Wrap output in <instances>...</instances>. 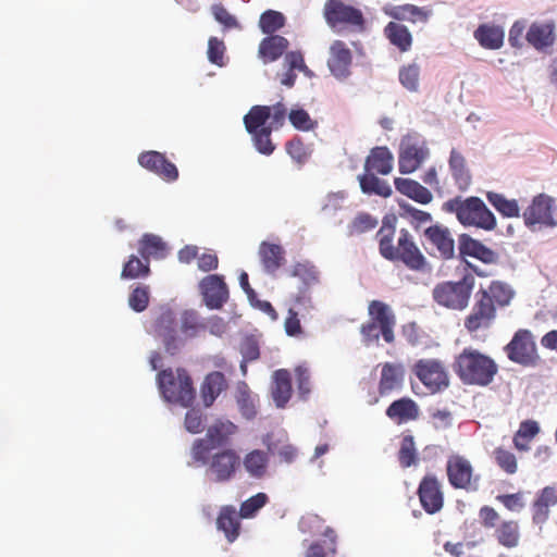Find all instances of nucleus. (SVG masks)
Masks as SVG:
<instances>
[{
    "label": "nucleus",
    "instance_id": "f257e3e1",
    "mask_svg": "<svg viewBox=\"0 0 557 557\" xmlns=\"http://www.w3.org/2000/svg\"><path fill=\"white\" fill-rule=\"evenodd\" d=\"M395 234L396 228L393 224L383 223L376 233L380 255L391 262L403 263L408 270L428 271L430 263L417 245L413 235L407 228H401L394 245Z\"/></svg>",
    "mask_w": 557,
    "mask_h": 557
},
{
    "label": "nucleus",
    "instance_id": "f03ea898",
    "mask_svg": "<svg viewBox=\"0 0 557 557\" xmlns=\"http://www.w3.org/2000/svg\"><path fill=\"white\" fill-rule=\"evenodd\" d=\"M453 369L466 385L487 386L498 372L493 358L472 347H466L455 358Z\"/></svg>",
    "mask_w": 557,
    "mask_h": 557
},
{
    "label": "nucleus",
    "instance_id": "7ed1b4c3",
    "mask_svg": "<svg viewBox=\"0 0 557 557\" xmlns=\"http://www.w3.org/2000/svg\"><path fill=\"white\" fill-rule=\"evenodd\" d=\"M443 210L455 213L463 226H473L488 232L497 225L494 213L481 198L475 196L466 199L460 196L451 198L443 203Z\"/></svg>",
    "mask_w": 557,
    "mask_h": 557
},
{
    "label": "nucleus",
    "instance_id": "20e7f679",
    "mask_svg": "<svg viewBox=\"0 0 557 557\" xmlns=\"http://www.w3.org/2000/svg\"><path fill=\"white\" fill-rule=\"evenodd\" d=\"M369 320L361 324L360 334L366 345L377 344L380 337L387 344L395 342L396 315L389 305L371 300L368 305Z\"/></svg>",
    "mask_w": 557,
    "mask_h": 557
},
{
    "label": "nucleus",
    "instance_id": "39448f33",
    "mask_svg": "<svg viewBox=\"0 0 557 557\" xmlns=\"http://www.w3.org/2000/svg\"><path fill=\"white\" fill-rule=\"evenodd\" d=\"M157 383L161 396L169 403L187 408L195 400L196 392L193 380L184 368L161 370L157 374Z\"/></svg>",
    "mask_w": 557,
    "mask_h": 557
},
{
    "label": "nucleus",
    "instance_id": "423d86ee",
    "mask_svg": "<svg viewBox=\"0 0 557 557\" xmlns=\"http://www.w3.org/2000/svg\"><path fill=\"white\" fill-rule=\"evenodd\" d=\"M193 466H205L206 474L215 483H225L235 478L240 468L242 459L232 448H223L215 453H206L203 460L190 455Z\"/></svg>",
    "mask_w": 557,
    "mask_h": 557
},
{
    "label": "nucleus",
    "instance_id": "0eeeda50",
    "mask_svg": "<svg viewBox=\"0 0 557 557\" xmlns=\"http://www.w3.org/2000/svg\"><path fill=\"white\" fill-rule=\"evenodd\" d=\"M474 276L466 274L458 282L438 283L432 290L433 300L441 307L461 311L467 308L474 288Z\"/></svg>",
    "mask_w": 557,
    "mask_h": 557
},
{
    "label": "nucleus",
    "instance_id": "6e6552de",
    "mask_svg": "<svg viewBox=\"0 0 557 557\" xmlns=\"http://www.w3.org/2000/svg\"><path fill=\"white\" fill-rule=\"evenodd\" d=\"M237 432V425L230 420H216L206 432V436L194 441L190 455L203 460L206 453L223 447L230 443L231 437Z\"/></svg>",
    "mask_w": 557,
    "mask_h": 557
},
{
    "label": "nucleus",
    "instance_id": "1a4fd4ad",
    "mask_svg": "<svg viewBox=\"0 0 557 557\" xmlns=\"http://www.w3.org/2000/svg\"><path fill=\"white\" fill-rule=\"evenodd\" d=\"M412 372L431 394L441 393L449 387V373L438 359H420L413 364Z\"/></svg>",
    "mask_w": 557,
    "mask_h": 557
},
{
    "label": "nucleus",
    "instance_id": "9d476101",
    "mask_svg": "<svg viewBox=\"0 0 557 557\" xmlns=\"http://www.w3.org/2000/svg\"><path fill=\"white\" fill-rule=\"evenodd\" d=\"M430 158V149L425 140L407 135L403 137L398 151V170L401 174L417 171Z\"/></svg>",
    "mask_w": 557,
    "mask_h": 557
},
{
    "label": "nucleus",
    "instance_id": "9b49d317",
    "mask_svg": "<svg viewBox=\"0 0 557 557\" xmlns=\"http://www.w3.org/2000/svg\"><path fill=\"white\" fill-rule=\"evenodd\" d=\"M446 473L454 488L475 492L479 488L480 475L474 473L471 462L461 455H451L446 462Z\"/></svg>",
    "mask_w": 557,
    "mask_h": 557
},
{
    "label": "nucleus",
    "instance_id": "f8f14e48",
    "mask_svg": "<svg viewBox=\"0 0 557 557\" xmlns=\"http://www.w3.org/2000/svg\"><path fill=\"white\" fill-rule=\"evenodd\" d=\"M497 310L479 292L474 295V301L469 314L465 318L463 326L470 334L482 330H488L494 324Z\"/></svg>",
    "mask_w": 557,
    "mask_h": 557
},
{
    "label": "nucleus",
    "instance_id": "ddd939ff",
    "mask_svg": "<svg viewBox=\"0 0 557 557\" xmlns=\"http://www.w3.org/2000/svg\"><path fill=\"white\" fill-rule=\"evenodd\" d=\"M507 357L512 362L531 366L537 358L536 345L529 330H518L511 341L505 346Z\"/></svg>",
    "mask_w": 557,
    "mask_h": 557
},
{
    "label": "nucleus",
    "instance_id": "4468645a",
    "mask_svg": "<svg viewBox=\"0 0 557 557\" xmlns=\"http://www.w3.org/2000/svg\"><path fill=\"white\" fill-rule=\"evenodd\" d=\"M324 17L331 27L346 24L362 28L364 24L362 12L342 0H327L324 4Z\"/></svg>",
    "mask_w": 557,
    "mask_h": 557
},
{
    "label": "nucleus",
    "instance_id": "2eb2a0df",
    "mask_svg": "<svg viewBox=\"0 0 557 557\" xmlns=\"http://www.w3.org/2000/svg\"><path fill=\"white\" fill-rule=\"evenodd\" d=\"M426 243L432 247L433 256L442 260L455 257V239L450 230L440 223L426 227L423 232Z\"/></svg>",
    "mask_w": 557,
    "mask_h": 557
},
{
    "label": "nucleus",
    "instance_id": "dca6fc26",
    "mask_svg": "<svg viewBox=\"0 0 557 557\" xmlns=\"http://www.w3.org/2000/svg\"><path fill=\"white\" fill-rule=\"evenodd\" d=\"M555 199L546 194L535 196L529 207L523 211V221L528 227L535 225L555 226L553 208Z\"/></svg>",
    "mask_w": 557,
    "mask_h": 557
},
{
    "label": "nucleus",
    "instance_id": "f3484780",
    "mask_svg": "<svg viewBox=\"0 0 557 557\" xmlns=\"http://www.w3.org/2000/svg\"><path fill=\"white\" fill-rule=\"evenodd\" d=\"M175 313L168 307H162L152 324L153 333L162 338L165 350L174 355L180 349L181 339L177 336Z\"/></svg>",
    "mask_w": 557,
    "mask_h": 557
},
{
    "label": "nucleus",
    "instance_id": "a211bd4d",
    "mask_svg": "<svg viewBox=\"0 0 557 557\" xmlns=\"http://www.w3.org/2000/svg\"><path fill=\"white\" fill-rule=\"evenodd\" d=\"M418 496L425 512L434 515L444 506V493L437 478L433 474H426L420 481Z\"/></svg>",
    "mask_w": 557,
    "mask_h": 557
},
{
    "label": "nucleus",
    "instance_id": "6ab92c4d",
    "mask_svg": "<svg viewBox=\"0 0 557 557\" xmlns=\"http://www.w3.org/2000/svg\"><path fill=\"white\" fill-rule=\"evenodd\" d=\"M138 163L146 170L157 174L166 182H174L178 178V170L166 157L154 150L141 152Z\"/></svg>",
    "mask_w": 557,
    "mask_h": 557
},
{
    "label": "nucleus",
    "instance_id": "aec40b11",
    "mask_svg": "<svg viewBox=\"0 0 557 557\" xmlns=\"http://www.w3.org/2000/svg\"><path fill=\"white\" fill-rule=\"evenodd\" d=\"M199 288L206 306L210 309H221L228 299V289L221 275L211 274L203 277Z\"/></svg>",
    "mask_w": 557,
    "mask_h": 557
},
{
    "label": "nucleus",
    "instance_id": "412c9836",
    "mask_svg": "<svg viewBox=\"0 0 557 557\" xmlns=\"http://www.w3.org/2000/svg\"><path fill=\"white\" fill-rule=\"evenodd\" d=\"M352 53L342 40H335L330 47L327 66L337 79H345L350 75Z\"/></svg>",
    "mask_w": 557,
    "mask_h": 557
},
{
    "label": "nucleus",
    "instance_id": "4be33fe9",
    "mask_svg": "<svg viewBox=\"0 0 557 557\" xmlns=\"http://www.w3.org/2000/svg\"><path fill=\"white\" fill-rule=\"evenodd\" d=\"M271 397L277 408H285L293 395L292 375L287 369H278L271 376Z\"/></svg>",
    "mask_w": 557,
    "mask_h": 557
},
{
    "label": "nucleus",
    "instance_id": "5701e85b",
    "mask_svg": "<svg viewBox=\"0 0 557 557\" xmlns=\"http://www.w3.org/2000/svg\"><path fill=\"white\" fill-rule=\"evenodd\" d=\"M405 369L403 364L385 362L381 364V377L379 382V394L388 396L394 391L401 388L404 383Z\"/></svg>",
    "mask_w": 557,
    "mask_h": 557
},
{
    "label": "nucleus",
    "instance_id": "b1692460",
    "mask_svg": "<svg viewBox=\"0 0 557 557\" xmlns=\"http://www.w3.org/2000/svg\"><path fill=\"white\" fill-rule=\"evenodd\" d=\"M386 416L396 424H405L414 421L420 416L418 404L410 397H401L394 400L385 411Z\"/></svg>",
    "mask_w": 557,
    "mask_h": 557
},
{
    "label": "nucleus",
    "instance_id": "393cba45",
    "mask_svg": "<svg viewBox=\"0 0 557 557\" xmlns=\"http://www.w3.org/2000/svg\"><path fill=\"white\" fill-rule=\"evenodd\" d=\"M240 516L231 505L222 506L216 517V529L223 532L228 543L235 542L242 530Z\"/></svg>",
    "mask_w": 557,
    "mask_h": 557
},
{
    "label": "nucleus",
    "instance_id": "a878e982",
    "mask_svg": "<svg viewBox=\"0 0 557 557\" xmlns=\"http://www.w3.org/2000/svg\"><path fill=\"white\" fill-rule=\"evenodd\" d=\"M458 248L461 256H469L484 263H493L497 259L495 251L466 233L459 235Z\"/></svg>",
    "mask_w": 557,
    "mask_h": 557
},
{
    "label": "nucleus",
    "instance_id": "bb28decb",
    "mask_svg": "<svg viewBox=\"0 0 557 557\" xmlns=\"http://www.w3.org/2000/svg\"><path fill=\"white\" fill-rule=\"evenodd\" d=\"M478 292L484 296L496 310L508 307L516 295L513 288L503 281H493L486 288H480Z\"/></svg>",
    "mask_w": 557,
    "mask_h": 557
},
{
    "label": "nucleus",
    "instance_id": "cd10ccee",
    "mask_svg": "<svg viewBox=\"0 0 557 557\" xmlns=\"http://www.w3.org/2000/svg\"><path fill=\"white\" fill-rule=\"evenodd\" d=\"M227 387V380L222 372L213 371L208 373L200 387V396L205 407H211Z\"/></svg>",
    "mask_w": 557,
    "mask_h": 557
},
{
    "label": "nucleus",
    "instance_id": "c85d7f7f",
    "mask_svg": "<svg viewBox=\"0 0 557 557\" xmlns=\"http://www.w3.org/2000/svg\"><path fill=\"white\" fill-rule=\"evenodd\" d=\"M394 157L385 146L374 147L364 162L366 173L387 175L393 170Z\"/></svg>",
    "mask_w": 557,
    "mask_h": 557
},
{
    "label": "nucleus",
    "instance_id": "c756f323",
    "mask_svg": "<svg viewBox=\"0 0 557 557\" xmlns=\"http://www.w3.org/2000/svg\"><path fill=\"white\" fill-rule=\"evenodd\" d=\"M258 253L264 271L269 274H274L285 261V250L277 244L262 242Z\"/></svg>",
    "mask_w": 557,
    "mask_h": 557
},
{
    "label": "nucleus",
    "instance_id": "7c9ffc66",
    "mask_svg": "<svg viewBox=\"0 0 557 557\" xmlns=\"http://www.w3.org/2000/svg\"><path fill=\"white\" fill-rule=\"evenodd\" d=\"M288 46V40L283 36H267L259 44L258 55L263 63L274 62L285 53Z\"/></svg>",
    "mask_w": 557,
    "mask_h": 557
},
{
    "label": "nucleus",
    "instance_id": "2f4dec72",
    "mask_svg": "<svg viewBox=\"0 0 557 557\" xmlns=\"http://www.w3.org/2000/svg\"><path fill=\"white\" fill-rule=\"evenodd\" d=\"M394 185L397 191L421 205H428L433 199L432 193L414 180L396 177Z\"/></svg>",
    "mask_w": 557,
    "mask_h": 557
},
{
    "label": "nucleus",
    "instance_id": "473e14b6",
    "mask_svg": "<svg viewBox=\"0 0 557 557\" xmlns=\"http://www.w3.org/2000/svg\"><path fill=\"white\" fill-rule=\"evenodd\" d=\"M138 252L144 260L163 259L169 252L166 243L158 235L144 234L138 242Z\"/></svg>",
    "mask_w": 557,
    "mask_h": 557
},
{
    "label": "nucleus",
    "instance_id": "72a5a7b5",
    "mask_svg": "<svg viewBox=\"0 0 557 557\" xmlns=\"http://www.w3.org/2000/svg\"><path fill=\"white\" fill-rule=\"evenodd\" d=\"M474 38L481 47L488 50H497L504 45V29L494 24H481L474 30Z\"/></svg>",
    "mask_w": 557,
    "mask_h": 557
},
{
    "label": "nucleus",
    "instance_id": "f704fd0d",
    "mask_svg": "<svg viewBox=\"0 0 557 557\" xmlns=\"http://www.w3.org/2000/svg\"><path fill=\"white\" fill-rule=\"evenodd\" d=\"M387 14L397 21L426 23L432 15V10L430 8H420L414 4L406 3L394 5Z\"/></svg>",
    "mask_w": 557,
    "mask_h": 557
},
{
    "label": "nucleus",
    "instance_id": "c9c22d12",
    "mask_svg": "<svg viewBox=\"0 0 557 557\" xmlns=\"http://www.w3.org/2000/svg\"><path fill=\"white\" fill-rule=\"evenodd\" d=\"M448 165L451 172V176L458 188L461 190L467 189L471 184V174L467 168L465 157L455 148H453L450 151Z\"/></svg>",
    "mask_w": 557,
    "mask_h": 557
},
{
    "label": "nucleus",
    "instance_id": "e433bc0d",
    "mask_svg": "<svg viewBox=\"0 0 557 557\" xmlns=\"http://www.w3.org/2000/svg\"><path fill=\"white\" fill-rule=\"evenodd\" d=\"M528 42L535 49L541 50L554 44V24L553 23H533L527 32Z\"/></svg>",
    "mask_w": 557,
    "mask_h": 557
},
{
    "label": "nucleus",
    "instance_id": "4c0bfd02",
    "mask_svg": "<svg viewBox=\"0 0 557 557\" xmlns=\"http://www.w3.org/2000/svg\"><path fill=\"white\" fill-rule=\"evenodd\" d=\"M384 35L400 52H407L412 47V35L404 24L389 22L384 27Z\"/></svg>",
    "mask_w": 557,
    "mask_h": 557
},
{
    "label": "nucleus",
    "instance_id": "58836bf2",
    "mask_svg": "<svg viewBox=\"0 0 557 557\" xmlns=\"http://www.w3.org/2000/svg\"><path fill=\"white\" fill-rule=\"evenodd\" d=\"M495 537L499 545L515 548L520 542V528L516 520H505L495 529Z\"/></svg>",
    "mask_w": 557,
    "mask_h": 557
},
{
    "label": "nucleus",
    "instance_id": "ea45409f",
    "mask_svg": "<svg viewBox=\"0 0 557 557\" xmlns=\"http://www.w3.org/2000/svg\"><path fill=\"white\" fill-rule=\"evenodd\" d=\"M540 431V425L535 420L522 421L512 438L515 448L519 451H528L530 449V443Z\"/></svg>",
    "mask_w": 557,
    "mask_h": 557
},
{
    "label": "nucleus",
    "instance_id": "a19ab883",
    "mask_svg": "<svg viewBox=\"0 0 557 557\" xmlns=\"http://www.w3.org/2000/svg\"><path fill=\"white\" fill-rule=\"evenodd\" d=\"M358 180L363 194L376 195L383 198H388L393 194L389 184L373 173L359 175Z\"/></svg>",
    "mask_w": 557,
    "mask_h": 557
},
{
    "label": "nucleus",
    "instance_id": "79ce46f5",
    "mask_svg": "<svg viewBox=\"0 0 557 557\" xmlns=\"http://www.w3.org/2000/svg\"><path fill=\"white\" fill-rule=\"evenodd\" d=\"M271 116L270 106H253L244 116L245 128L248 133H256L258 129L267 128V121Z\"/></svg>",
    "mask_w": 557,
    "mask_h": 557
},
{
    "label": "nucleus",
    "instance_id": "37998d69",
    "mask_svg": "<svg viewBox=\"0 0 557 557\" xmlns=\"http://www.w3.org/2000/svg\"><path fill=\"white\" fill-rule=\"evenodd\" d=\"M268 462L267 453L259 449L248 453L243 460V465L249 475L258 479L267 473Z\"/></svg>",
    "mask_w": 557,
    "mask_h": 557
},
{
    "label": "nucleus",
    "instance_id": "c03bdc74",
    "mask_svg": "<svg viewBox=\"0 0 557 557\" xmlns=\"http://www.w3.org/2000/svg\"><path fill=\"white\" fill-rule=\"evenodd\" d=\"M486 198L488 202L503 215L506 218H518L520 215V209L517 200L507 199L504 195L487 191Z\"/></svg>",
    "mask_w": 557,
    "mask_h": 557
},
{
    "label": "nucleus",
    "instance_id": "a18cd8bd",
    "mask_svg": "<svg viewBox=\"0 0 557 557\" xmlns=\"http://www.w3.org/2000/svg\"><path fill=\"white\" fill-rule=\"evenodd\" d=\"M149 274L150 262L148 260L139 259L135 255H131L128 260L124 263L121 277L124 280H135L147 277Z\"/></svg>",
    "mask_w": 557,
    "mask_h": 557
},
{
    "label": "nucleus",
    "instance_id": "49530a36",
    "mask_svg": "<svg viewBox=\"0 0 557 557\" xmlns=\"http://www.w3.org/2000/svg\"><path fill=\"white\" fill-rule=\"evenodd\" d=\"M285 22V16L281 12L267 10L260 16L259 27L263 34L272 36L275 32L284 27Z\"/></svg>",
    "mask_w": 557,
    "mask_h": 557
},
{
    "label": "nucleus",
    "instance_id": "de8ad7c7",
    "mask_svg": "<svg viewBox=\"0 0 557 557\" xmlns=\"http://www.w3.org/2000/svg\"><path fill=\"white\" fill-rule=\"evenodd\" d=\"M323 535L327 539V541H324L325 545L313 542L306 550L305 557H326L327 552L335 553L336 535L334 530L327 527Z\"/></svg>",
    "mask_w": 557,
    "mask_h": 557
},
{
    "label": "nucleus",
    "instance_id": "09e8293b",
    "mask_svg": "<svg viewBox=\"0 0 557 557\" xmlns=\"http://www.w3.org/2000/svg\"><path fill=\"white\" fill-rule=\"evenodd\" d=\"M150 301V287L145 284H138L128 295V306L135 312L145 311Z\"/></svg>",
    "mask_w": 557,
    "mask_h": 557
},
{
    "label": "nucleus",
    "instance_id": "8fccbe9b",
    "mask_svg": "<svg viewBox=\"0 0 557 557\" xmlns=\"http://www.w3.org/2000/svg\"><path fill=\"white\" fill-rule=\"evenodd\" d=\"M236 401L240 413L246 419H252L257 414L253 397L246 383L238 386Z\"/></svg>",
    "mask_w": 557,
    "mask_h": 557
},
{
    "label": "nucleus",
    "instance_id": "3c124183",
    "mask_svg": "<svg viewBox=\"0 0 557 557\" xmlns=\"http://www.w3.org/2000/svg\"><path fill=\"white\" fill-rule=\"evenodd\" d=\"M292 275L302 281L306 287L319 283V271L311 262H298L293 267Z\"/></svg>",
    "mask_w": 557,
    "mask_h": 557
},
{
    "label": "nucleus",
    "instance_id": "603ef678",
    "mask_svg": "<svg viewBox=\"0 0 557 557\" xmlns=\"http://www.w3.org/2000/svg\"><path fill=\"white\" fill-rule=\"evenodd\" d=\"M181 331L188 337H195L203 332V320H200L196 311H184L181 321Z\"/></svg>",
    "mask_w": 557,
    "mask_h": 557
},
{
    "label": "nucleus",
    "instance_id": "864d4df0",
    "mask_svg": "<svg viewBox=\"0 0 557 557\" xmlns=\"http://www.w3.org/2000/svg\"><path fill=\"white\" fill-rule=\"evenodd\" d=\"M398 460L403 468H409L416 465L418 460V454L413 436L406 435L403 437L398 451Z\"/></svg>",
    "mask_w": 557,
    "mask_h": 557
},
{
    "label": "nucleus",
    "instance_id": "5fc2aeb1",
    "mask_svg": "<svg viewBox=\"0 0 557 557\" xmlns=\"http://www.w3.org/2000/svg\"><path fill=\"white\" fill-rule=\"evenodd\" d=\"M493 456L497 466L507 474H515L518 471V461L513 453L497 447L493 451Z\"/></svg>",
    "mask_w": 557,
    "mask_h": 557
},
{
    "label": "nucleus",
    "instance_id": "6e6d98bb",
    "mask_svg": "<svg viewBox=\"0 0 557 557\" xmlns=\"http://www.w3.org/2000/svg\"><path fill=\"white\" fill-rule=\"evenodd\" d=\"M272 131V127L267 126V128L258 129L256 133H249L256 149L262 154L270 156L275 150V145L271 139Z\"/></svg>",
    "mask_w": 557,
    "mask_h": 557
},
{
    "label": "nucleus",
    "instance_id": "4d7b16f0",
    "mask_svg": "<svg viewBox=\"0 0 557 557\" xmlns=\"http://www.w3.org/2000/svg\"><path fill=\"white\" fill-rule=\"evenodd\" d=\"M420 67L416 64H408L399 70L400 84L410 91H417L419 87Z\"/></svg>",
    "mask_w": 557,
    "mask_h": 557
},
{
    "label": "nucleus",
    "instance_id": "13d9d810",
    "mask_svg": "<svg viewBox=\"0 0 557 557\" xmlns=\"http://www.w3.org/2000/svg\"><path fill=\"white\" fill-rule=\"evenodd\" d=\"M288 119L290 124L298 131L308 132L317 126V122L304 109H293L288 113Z\"/></svg>",
    "mask_w": 557,
    "mask_h": 557
},
{
    "label": "nucleus",
    "instance_id": "bf43d9fd",
    "mask_svg": "<svg viewBox=\"0 0 557 557\" xmlns=\"http://www.w3.org/2000/svg\"><path fill=\"white\" fill-rule=\"evenodd\" d=\"M268 502V496L264 493H258L242 503L239 508V516L242 518H251L261 509Z\"/></svg>",
    "mask_w": 557,
    "mask_h": 557
},
{
    "label": "nucleus",
    "instance_id": "052dcab7",
    "mask_svg": "<svg viewBox=\"0 0 557 557\" xmlns=\"http://www.w3.org/2000/svg\"><path fill=\"white\" fill-rule=\"evenodd\" d=\"M211 13L215 21L220 23L224 29L240 28V24L234 15H232L226 8L221 3H215L211 7Z\"/></svg>",
    "mask_w": 557,
    "mask_h": 557
},
{
    "label": "nucleus",
    "instance_id": "680f3d73",
    "mask_svg": "<svg viewBox=\"0 0 557 557\" xmlns=\"http://www.w3.org/2000/svg\"><path fill=\"white\" fill-rule=\"evenodd\" d=\"M406 218L409 219L411 225L418 230L421 225L432 221V215L423 210L417 209L408 203L400 205Z\"/></svg>",
    "mask_w": 557,
    "mask_h": 557
},
{
    "label": "nucleus",
    "instance_id": "e2e57ef3",
    "mask_svg": "<svg viewBox=\"0 0 557 557\" xmlns=\"http://www.w3.org/2000/svg\"><path fill=\"white\" fill-rule=\"evenodd\" d=\"M295 374L298 396L300 399L307 400L311 393L310 372L306 367L298 366L295 369Z\"/></svg>",
    "mask_w": 557,
    "mask_h": 557
},
{
    "label": "nucleus",
    "instance_id": "0e129e2a",
    "mask_svg": "<svg viewBox=\"0 0 557 557\" xmlns=\"http://www.w3.org/2000/svg\"><path fill=\"white\" fill-rule=\"evenodd\" d=\"M225 45L216 37H210L208 41V59L211 63L222 66L224 64Z\"/></svg>",
    "mask_w": 557,
    "mask_h": 557
},
{
    "label": "nucleus",
    "instance_id": "69168bd1",
    "mask_svg": "<svg viewBox=\"0 0 557 557\" xmlns=\"http://www.w3.org/2000/svg\"><path fill=\"white\" fill-rule=\"evenodd\" d=\"M203 414L198 409H189L185 414L184 425L185 429L193 434H198L203 431Z\"/></svg>",
    "mask_w": 557,
    "mask_h": 557
},
{
    "label": "nucleus",
    "instance_id": "338daca9",
    "mask_svg": "<svg viewBox=\"0 0 557 557\" xmlns=\"http://www.w3.org/2000/svg\"><path fill=\"white\" fill-rule=\"evenodd\" d=\"M377 220L369 213H359L351 222V233L361 234L373 230Z\"/></svg>",
    "mask_w": 557,
    "mask_h": 557
},
{
    "label": "nucleus",
    "instance_id": "774afa93",
    "mask_svg": "<svg viewBox=\"0 0 557 557\" xmlns=\"http://www.w3.org/2000/svg\"><path fill=\"white\" fill-rule=\"evenodd\" d=\"M496 499L502 503L509 511L518 512L525 506L523 493L497 495Z\"/></svg>",
    "mask_w": 557,
    "mask_h": 557
}]
</instances>
